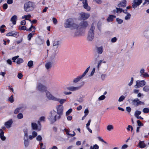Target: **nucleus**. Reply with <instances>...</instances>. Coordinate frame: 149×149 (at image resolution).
I'll use <instances>...</instances> for the list:
<instances>
[{
    "instance_id": "obj_1",
    "label": "nucleus",
    "mask_w": 149,
    "mask_h": 149,
    "mask_svg": "<svg viewBox=\"0 0 149 149\" xmlns=\"http://www.w3.org/2000/svg\"><path fill=\"white\" fill-rule=\"evenodd\" d=\"M61 118L56 111L53 110L51 112L48 119L51 123H53L57 120L60 119Z\"/></svg>"
},
{
    "instance_id": "obj_2",
    "label": "nucleus",
    "mask_w": 149,
    "mask_h": 149,
    "mask_svg": "<svg viewBox=\"0 0 149 149\" xmlns=\"http://www.w3.org/2000/svg\"><path fill=\"white\" fill-rule=\"evenodd\" d=\"M64 27L66 28H70L72 29H76L77 27V24L74 23L73 19L72 18L67 19L64 23Z\"/></svg>"
},
{
    "instance_id": "obj_3",
    "label": "nucleus",
    "mask_w": 149,
    "mask_h": 149,
    "mask_svg": "<svg viewBox=\"0 0 149 149\" xmlns=\"http://www.w3.org/2000/svg\"><path fill=\"white\" fill-rule=\"evenodd\" d=\"M34 8V3L31 1H28L25 3L24 9L25 11L29 12L33 10Z\"/></svg>"
},
{
    "instance_id": "obj_4",
    "label": "nucleus",
    "mask_w": 149,
    "mask_h": 149,
    "mask_svg": "<svg viewBox=\"0 0 149 149\" xmlns=\"http://www.w3.org/2000/svg\"><path fill=\"white\" fill-rule=\"evenodd\" d=\"M95 24L93 23L89 31L87 37V40L88 41H91L93 40L94 37V30Z\"/></svg>"
},
{
    "instance_id": "obj_5",
    "label": "nucleus",
    "mask_w": 149,
    "mask_h": 149,
    "mask_svg": "<svg viewBox=\"0 0 149 149\" xmlns=\"http://www.w3.org/2000/svg\"><path fill=\"white\" fill-rule=\"evenodd\" d=\"M23 132L24 133V138H28L29 140H32L35 138L37 135L38 134L37 132L35 131H33L32 132L31 135L28 136V130L27 129H25L23 130Z\"/></svg>"
},
{
    "instance_id": "obj_6",
    "label": "nucleus",
    "mask_w": 149,
    "mask_h": 149,
    "mask_svg": "<svg viewBox=\"0 0 149 149\" xmlns=\"http://www.w3.org/2000/svg\"><path fill=\"white\" fill-rule=\"evenodd\" d=\"M128 101L135 106H137L141 104H144L143 102L140 101L137 98L132 99L131 100H129Z\"/></svg>"
},
{
    "instance_id": "obj_7",
    "label": "nucleus",
    "mask_w": 149,
    "mask_h": 149,
    "mask_svg": "<svg viewBox=\"0 0 149 149\" xmlns=\"http://www.w3.org/2000/svg\"><path fill=\"white\" fill-rule=\"evenodd\" d=\"M38 125L35 123H32L31 124L32 129L33 130H36L38 131H40L41 130V126L39 121H38Z\"/></svg>"
},
{
    "instance_id": "obj_8",
    "label": "nucleus",
    "mask_w": 149,
    "mask_h": 149,
    "mask_svg": "<svg viewBox=\"0 0 149 149\" xmlns=\"http://www.w3.org/2000/svg\"><path fill=\"white\" fill-rule=\"evenodd\" d=\"M77 27L76 28V30L78 31L81 28H86L88 26V22L86 21H81L79 25L77 24Z\"/></svg>"
},
{
    "instance_id": "obj_9",
    "label": "nucleus",
    "mask_w": 149,
    "mask_h": 149,
    "mask_svg": "<svg viewBox=\"0 0 149 149\" xmlns=\"http://www.w3.org/2000/svg\"><path fill=\"white\" fill-rule=\"evenodd\" d=\"M146 84V82L144 80H137L136 81V84L134 86L135 88H138L140 87H143Z\"/></svg>"
},
{
    "instance_id": "obj_10",
    "label": "nucleus",
    "mask_w": 149,
    "mask_h": 149,
    "mask_svg": "<svg viewBox=\"0 0 149 149\" xmlns=\"http://www.w3.org/2000/svg\"><path fill=\"white\" fill-rule=\"evenodd\" d=\"M139 75L141 77L146 78L149 77V74L147 72H145V69L141 68L139 71Z\"/></svg>"
},
{
    "instance_id": "obj_11",
    "label": "nucleus",
    "mask_w": 149,
    "mask_h": 149,
    "mask_svg": "<svg viewBox=\"0 0 149 149\" xmlns=\"http://www.w3.org/2000/svg\"><path fill=\"white\" fill-rule=\"evenodd\" d=\"M46 97L49 100L56 101L57 100V97L54 96L48 91H46Z\"/></svg>"
},
{
    "instance_id": "obj_12",
    "label": "nucleus",
    "mask_w": 149,
    "mask_h": 149,
    "mask_svg": "<svg viewBox=\"0 0 149 149\" xmlns=\"http://www.w3.org/2000/svg\"><path fill=\"white\" fill-rule=\"evenodd\" d=\"M82 84H81L80 85L77 86H71L69 87H68L67 88V89L70 91H74L79 90V89L81 88V87H82L84 84V82H82Z\"/></svg>"
},
{
    "instance_id": "obj_13",
    "label": "nucleus",
    "mask_w": 149,
    "mask_h": 149,
    "mask_svg": "<svg viewBox=\"0 0 149 149\" xmlns=\"http://www.w3.org/2000/svg\"><path fill=\"white\" fill-rule=\"evenodd\" d=\"M142 2V0H134L132 4V7L135 9L141 5Z\"/></svg>"
},
{
    "instance_id": "obj_14",
    "label": "nucleus",
    "mask_w": 149,
    "mask_h": 149,
    "mask_svg": "<svg viewBox=\"0 0 149 149\" xmlns=\"http://www.w3.org/2000/svg\"><path fill=\"white\" fill-rule=\"evenodd\" d=\"M57 114L61 117L63 112V107L62 105H58L56 107Z\"/></svg>"
},
{
    "instance_id": "obj_15",
    "label": "nucleus",
    "mask_w": 149,
    "mask_h": 149,
    "mask_svg": "<svg viewBox=\"0 0 149 149\" xmlns=\"http://www.w3.org/2000/svg\"><path fill=\"white\" fill-rule=\"evenodd\" d=\"M79 17L81 19L85 20L89 18L90 16V14L88 13H85L82 12L79 13Z\"/></svg>"
},
{
    "instance_id": "obj_16",
    "label": "nucleus",
    "mask_w": 149,
    "mask_h": 149,
    "mask_svg": "<svg viewBox=\"0 0 149 149\" xmlns=\"http://www.w3.org/2000/svg\"><path fill=\"white\" fill-rule=\"evenodd\" d=\"M36 88L38 90L41 92L44 91L46 90V87L41 83L38 84L37 85Z\"/></svg>"
},
{
    "instance_id": "obj_17",
    "label": "nucleus",
    "mask_w": 149,
    "mask_h": 149,
    "mask_svg": "<svg viewBox=\"0 0 149 149\" xmlns=\"http://www.w3.org/2000/svg\"><path fill=\"white\" fill-rule=\"evenodd\" d=\"M6 36H13L16 38L19 36V33L15 31H12L6 34Z\"/></svg>"
},
{
    "instance_id": "obj_18",
    "label": "nucleus",
    "mask_w": 149,
    "mask_h": 149,
    "mask_svg": "<svg viewBox=\"0 0 149 149\" xmlns=\"http://www.w3.org/2000/svg\"><path fill=\"white\" fill-rule=\"evenodd\" d=\"M52 45L54 48L57 49L58 48L60 44V42L59 40L56 39L54 40L52 42Z\"/></svg>"
},
{
    "instance_id": "obj_19",
    "label": "nucleus",
    "mask_w": 149,
    "mask_h": 149,
    "mask_svg": "<svg viewBox=\"0 0 149 149\" xmlns=\"http://www.w3.org/2000/svg\"><path fill=\"white\" fill-rule=\"evenodd\" d=\"M123 13L126 15L124 17V19L125 20H128L130 19L131 18V15L127 11V10H124Z\"/></svg>"
},
{
    "instance_id": "obj_20",
    "label": "nucleus",
    "mask_w": 149,
    "mask_h": 149,
    "mask_svg": "<svg viewBox=\"0 0 149 149\" xmlns=\"http://www.w3.org/2000/svg\"><path fill=\"white\" fill-rule=\"evenodd\" d=\"M83 77V76H82V75L78 76L74 79L72 82L74 84H76Z\"/></svg>"
},
{
    "instance_id": "obj_21",
    "label": "nucleus",
    "mask_w": 149,
    "mask_h": 149,
    "mask_svg": "<svg viewBox=\"0 0 149 149\" xmlns=\"http://www.w3.org/2000/svg\"><path fill=\"white\" fill-rule=\"evenodd\" d=\"M13 121L12 120L10 119L8 121L6 122L5 123V125L7 128H9L11 126V125L13 123Z\"/></svg>"
},
{
    "instance_id": "obj_22",
    "label": "nucleus",
    "mask_w": 149,
    "mask_h": 149,
    "mask_svg": "<svg viewBox=\"0 0 149 149\" xmlns=\"http://www.w3.org/2000/svg\"><path fill=\"white\" fill-rule=\"evenodd\" d=\"M126 1L125 0H123L120 3L118 4V6L119 7H124L126 5Z\"/></svg>"
},
{
    "instance_id": "obj_23",
    "label": "nucleus",
    "mask_w": 149,
    "mask_h": 149,
    "mask_svg": "<svg viewBox=\"0 0 149 149\" xmlns=\"http://www.w3.org/2000/svg\"><path fill=\"white\" fill-rule=\"evenodd\" d=\"M17 19V16L16 15L13 16L10 19V21L12 22L13 25H15L16 23V20Z\"/></svg>"
},
{
    "instance_id": "obj_24",
    "label": "nucleus",
    "mask_w": 149,
    "mask_h": 149,
    "mask_svg": "<svg viewBox=\"0 0 149 149\" xmlns=\"http://www.w3.org/2000/svg\"><path fill=\"white\" fill-rule=\"evenodd\" d=\"M4 132L2 129H0V137L2 141H5L6 139V137L4 136Z\"/></svg>"
},
{
    "instance_id": "obj_25",
    "label": "nucleus",
    "mask_w": 149,
    "mask_h": 149,
    "mask_svg": "<svg viewBox=\"0 0 149 149\" xmlns=\"http://www.w3.org/2000/svg\"><path fill=\"white\" fill-rule=\"evenodd\" d=\"M138 146L140 148H143L146 147V145L144 141H140L139 143Z\"/></svg>"
},
{
    "instance_id": "obj_26",
    "label": "nucleus",
    "mask_w": 149,
    "mask_h": 149,
    "mask_svg": "<svg viewBox=\"0 0 149 149\" xmlns=\"http://www.w3.org/2000/svg\"><path fill=\"white\" fill-rule=\"evenodd\" d=\"M96 50L98 54H101L103 52V48L102 46L97 47V48Z\"/></svg>"
},
{
    "instance_id": "obj_27",
    "label": "nucleus",
    "mask_w": 149,
    "mask_h": 149,
    "mask_svg": "<svg viewBox=\"0 0 149 149\" xmlns=\"http://www.w3.org/2000/svg\"><path fill=\"white\" fill-rule=\"evenodd\" d=\"M45 67L47 70H49L51 68L52 66V63L51 62H48L45 64Z\"/></svg>"
},
{
    "instance_id": "obj_28",
    "label": "nucleus",
    "mask_w": 149,
    "mask_h": 149,
    "mask_svg": "<svg viewBox=\"0 0 149 149\" xmlns=\"http://www.w3.org/2000/svg\"><path fill=\"white\" fill-rule=\"evenodd\" d=\"M66 99H60L59 98L57 97V100L56 101L58 102L60 104H62L66 101Z\"/></svg>"
},
{
    "instance_id": "obj_29",
    "label": "nucleus",
    "mask_w": 149,
    "mask_h": 149,
    "mask_svg": "<svg viewBox=\"0 0 149 149\" xmlns=\"http://www.w3.org/2000/svg\"><path fill=\"white\" fill-rule=\"evenodd\" d=\"M143 90L145 92H149V85H145L144 86L143 88Z\"/></svg>"
},
{
    "instance_id": "obj_30",
    "label": "nucleus",
    "mask_w": 149,
    "mask_h": 149,
    "mask_svg": "<svg viewBox=\"0 0 149 149\" xmlns=\"http://www.w3.org/2000/svg\"><path fill=\"white\" fill-rule=\"evenodd\" d=\"M106 129L108 131H110L113 129L114 127L112 125H109L107 126Z\"/></svg>"
},
{
    "instance_id": "obj_31",
    "label": "nucleus",
    "mask_w": 149,
    "mask_h": 149,
    "mask_svg": "<svg viewBox=\"0 0 149 149\" xmlns=\"http://www.w3.org/2000/svg\"><path fill=\"white\" fill-rule=\"evenodd\" d=\"M24 144L25 147L28 146L29 144V141L28 138H24Z\"/></svg>"
},
{
    "instance_id": "obj_32",
    "label": "nucleus",
    "mask_w": 149,
    "mask_h": 149,
    "mask_svg": "<svg viewBox=\"0 0 149 149\" xmlns=\"http://www.w3.org/2000/svg\"><path fill=\"white\" fill-rule=\"evenodd\" d=\"M31 17V15L30 14H28L27 15H24L22 16V19H24L25 20H29V19Z\"/></svg>"
},
{
    "instance_id": "obj_33",
    "label": "nucleus",
    "mask_w": 149,
    "mask_h": 149,
    "mask_svg": "<svg viewBox=\"0 0 149 149\" xmlns=\"http://www.w3.org/2000/svg\"><path fill=\"white\" fill-rule=\"evenodd\" d=\"M35 32V30H34L32 32V33H30L28 35L27 38L28 40L29 41H30L31 40V38H32V37L33 36V35L35 34V33H34Z\"/></svg>"
},
{
    "instance_id": "obj_34",
    "label": "nucleus",
    "mask_w": 149,
    "mask_h": 149,
    "mask_svg": "<svg viewBox=\"0 0 149 149\" xmlns=\"http://www.w3.org/2000/svg\"><path fill=\"white\" fill-rule=\"evenodd\" d=\"M116 17V16L114 15H110L107 19V21L108 22L111 21L113 20V18Z\"/></svg>"
},
{
    "instance_id": "obj_35",
    "label": "nucleus",
    "mask_w": 149,
    "mask_h": 149,
    "mask_svg": "<svg viewBox=\"0 0 149 149\" xmlns=\"http://www.w3.org/2000/svg\"><path fill=\"white\" fill-rule=\"evenodd\" d=\"M27 65L29 68H32L33 65V61H29Z\"/></svg>"
},
{
    "instance_id": "obj_36",
    "label": "nucleus",
    "mask_w": 149,
    "mask_h": 149,
    "mask_svg": "<svg viewBox=\"0 0 149 149\" xmlns=\"http://www.w3.org/2000/svg\"><path fill=\"white\" fill-rule=\"evenodd\" d=\"M99 146L97 144L94 145L93 146H91L90 147V149H99Z\"/></svg>"
},
{
    "instance_id": "obj_37",
    "label": "nucleus",
    "mask_w": 149,
    "mask_h": 149,
    "mask_svg": "<svg viewBox=\"0 0 149 149\" xmlns=\"http://www.w3.org/2000/svg\"><path fill=\"white\" fill-rule=\"evenodd\" d=\"M125 97L123 95H121L119 98L118 101L119 102L123 101L125 99Z\"/></svg>"
},
{
    "instance_id": "obj_38",
    "label": "nucleus",
    "mask_w": 149,
    "mask_h": 149,
    "mask_svg": "<svg viewBox=\"0 0 149 149\" xmlns=\"http://www.w3.org/2000/svg\"><path fill=\"white\" fill-rule=\"evenodd\" d=\"M141 113V112L140 111L136 110L134 113V116H137L140 115Z\"/></svg>"
},
{
    "instance_id": "obj_39",
    "label": "nucleus",
    "mask_w": 149,
    "mask_h": 149,
    "mask_svg": "<svg viewBox=\"0 0 149 149\" xmlns=\"http://www.w3.org/2000/svg\"><path fill=\"white\" fill-rule=\"evenodd\" d=\"M116 12L117 13H121L122 12L123 13V11L124 10H123L122 8H116Z\"/></svg>"
},
{
    "instance_id": "obj_40",
    "label": "nucleus",
    "mask_w": 149,
    "mask_h": 149,
    "mask_svg": "<svg viewBox=\"0 0 149 149\" xmlns=\"http://www.w3.org/2000/svg\"><path fill=\"white\" fill-rule=\"evenodd\" d=\"M134 79L133 77H131L130 81L128 84V85L129 86H131L133 84L134 82Z\"/></svg>"
},
{
    "instance_id": "obj_41",
    "label": "nucleus",
    "mask_w": 149,
    "mask_h": 149,
    "mask_svg": "<svg viewBox=\"0 0 149 149\" xmlns=\"http://www.w3.org/2000/svg\"><path fill=\"white\" fill-rule=\"evenodd\" d=\"M90 68V66L88 67L87 69H86L85 71L83 73V74H82V76H83L84 77L85 75H86V74L88 72V70H89Z\"/></svg>"
},
{
    "instance_id": "obj_42",
    "label": "nucleus",
    "mask_w": 149,
    "mask_h": 149,
    "mask_svg": "<svg viewBox=\"0 0 149 149\" xmlns=\"http://www.w3.org/2000/svg\"><path fill=\"white\" fill-rule=\"evenodd\" d=\"M18 28L20 30H26V27L25 26H19Z\"/></svg>"
},
{
    "instance_id": "obj_43",
    "label": "nucleus",
    "mask_w": 149,
    "mask_h": 149,
    "mask_svg": "<svg viewBox=\"0 0 149 149\" xmlns=\"http://www.w3.org/2000/svg\"><path fill=\"white\" fill-rule=\"evenodd\" d=\"M143 112L144 113H147L149 112V108H145L143 110Z\"/></svg>"
},
{
    "instance_id": "obj_44",
    "label": "nucleus",
    "mask_w": 149,
    "mask_h": 149,
    "mask_svg": "<svg viewBox=\"0 0 149 149\" xmlns=\"http://www.w3.org/2000/svg\"><path fill=\"white\" fill-rule=\"evenodd\" d=\"M22 108V107H18L14 111V113L15 114H17L18 113L19 111L21 110Z\"/></svg>"
},
{
    "instance_id": "obj_45",
    "label": "nucleus",
    "mask_w": 149,
    "mask_h": 149,
    "mask_svg": "<svg viewBox=\"0 0 149 149\" xmlns=\"http://www.w3.org/2000/svg\"><path fill=\"white\" fill-rule=\"evenodd\" d=\"M5 27V26L4 25H3L1 26L0 28V31L2 33L4 32L5 31V29H3L4 27Z\"/></svg>"
},
{
    "instance_id": "obj_46",
    "label": "nucleus",
    "mask_w": 149,
    "mask_h": 149,
    "mask_svg": "<svg viewBox=\"0 0 149 149\" xmlns=\"http://www.w3.org/2000/svg\"><path fill=\"white\" fill-rule=\"evenodd\" d=\"M23 62V59L22 58H19L17 61L16 63L17 64H20Z\"/></svg>"
},
{
    "instance_id": "obj_47",
    "label": "nucleus",
    "mask_w": 149,
    "mask_h": 149,
    "mask_svg": "<svg viewBox=\"0 0 149 149\" xmlns=\"http://www.w3.org/2000/svg\"><path fill=\"white\" fill-rule=\"evenodd\" d=\"M36 139L37 141H40L42 140V136L40 135H39L37 136L36 138Z\"/></svg>"
},
{
    "instance_id": "obj_48",
    "label": "nucleus",
    "mask_w": 149,
    "mask_h": 149,
    "mask_svg": "<svg viewBox=\"0 0 149 149\" xmlns=\"http://www.w3.org/2000/svg\"><path fill=\"white\" fill-rule=\"evenodd\" d=\"M106 76V75L105 74H102L101 75L100 77V79H101L102 81H103Z\"/></svg>"
},
{
    "instance_id": "obj_49",
    "label": "nucleus",
    "mask_w": 149,
    "mask_h": 149,
    "mask_svg": "<svg viewBox=\"0 0 149 149\" xmlns=\"http://www.w3.org/2000/svg\"><path fill=\"white\" fill-rule=\"evenodd\" d=\"M105 97V96L104 95H103L101 96L98 98V100L100 101L102 100H104Z\"/></svg>"
},
{
    "instance_id": "obj_50",
    "label": "nucleus",
    "mask_w": 149,
    "mask_h": 149,
    "mask_svg": "<svg viewBox=\"0 0 149 149\" xmlns=\"http://www.w3.org/2000/svg\"><path fill=\"white\" fill-rule=\"evenodd\" d=\"M23 118V115L21 113H19L17 115V118L18 119H21Z\"/></svg>"
},
{
    "instance_id": "obj_51",
    "label": "nucleus",
    "mask_w": 149,
    "mask_h": 149,
    "mask_svg": "<svg viewBox=\"0 0 149 149\" xmlns=\"http://www.w3.org/2000/svg\"><path fill=\"white\" fill-rule=\"evenodd\" d=\"M127 129L128 131L130 130V129H131V132H132L133 130V128L132 126L128 125L127 126Z\"/></svg>"
},
{
    "instance_id": "obj_52",
    "label": "nucleus",
    "mask_w": 149,
    "mask_h": 149,
    "mask_svg": "<svg viewBox=\"0 0 149 149\" xmlns=\"http://www.w3.org/2000/svg\"><path fill=\"white\" fill-rule=\"evenodd\" d=\"M117 40V38L116 37H114L111 39V42L112 43H114L116 42Z\"/></svg>"
},
{
    "instance_id": "obj_53",
    "label": "nucleus",
    "mask_w": 149,
    "mask_h": 149,
    "mask_svg": "<svg viewBox=\"0 0 149 149\" xmlns=\"http://www.w3.org/2000/svg\"><path fill=\"white\" fill-rule=\"evenodd\" d=\"M72 109H69L66 112V115L68 116L72 112Z\"/></svg>"
},
{
    "instance_id": "obj_54",
    "label": "nucleus",
    "mask_w": 149,
    "mask_h": 149,
    "mask_svg": "<svg viewBox=\"0 0 149 149\" xmlns=\"http://www.w3.org/2000/svg\"><path fill=\"white\" fill-rule=\"evenodd\" d=\"M116 21L119 24H121L123 22V20L118 18L116 19Z\"/></svg>"
},
{
    "instance_id": "obj_55",
    "label": "nucleus",
    "mask_w": 149,
    "mask_h": 149,
    "mask_svg": "<svg viewBox=\"0 0 149 149\" xmlns=\"http://www.w3.org/2000/svg\"><path fill=\"white\" fill-rule=\"evenodd\" d=\"M73 134H70L69 133V131L68 132H67V133H66V134L70 136L71 137H73V136H75L76 135L75 133V132L74 131H73Z\"/></svg>"
},
{
    "instance_id": "obj_56",
    "label": "nucleus",
    "mask_w": 149,
    "mask_h": 149,
    "mask_svg": "<svg viewBox=\"0 0 149 149\" xmlns=\"http://www.w3.org/2000/svg\"><path fill=\"white\" fill-rule=\"evenodd\" d=\"M9 101L11 103L13 102L14 101V100L13 97V95H12L8 99Z\"/></svg>"
},
{
    "instance_id": "obj_57",
    "label": "nucleus",
    "mask_w": 149,
    "mask_h": 149,
    "mask_svg": "<svg viewBox=\"0 0 149 149\" xmlns=\"http://www.w3.org/2000/svg\"><path fill=\"white\" fill-rule=\"evenodd\" d=\"M137 123L138 125L139 126V127L143 126V124L141 123L140 120H138L137 121Z\"/></svg>"
},
{
    "instance_id": "obj_58",
    "label": "nucleus",
    "mask_w": 149,
    "mask_h": 149,
    "mask_svg": "<svg viewBox=\"0 0 149 149\" xmlns=\"http://www.w3.org/2000/svg\"><path fill=\"white\" fill-rule=\"evenodd\" d=\"M89 110L87 108L84 111V113L85 116H87L89 113Z\"/></svg>"
},
{
    "instance_id": "obj_59",
    "label": "nucleus",
    "mask_w": 149,
    "mask_h": 149,
    "mask_svg": "<svg viewBox=\"0 0 149 149\" xmlns=\"http://www.w3.org/2000/svg\"><path fill=\"white\" fill-rule=\"evenodd\" d=\"M95 68H93L92 70L91 73V74H90V76H92L93 75V74L95 72Z\"/></svg>"
},
{
    "instance_id": "obj_60",
    "label": "nucleus",
    "mask_w": 149,
    "mask_h": 149,
    "mask_svg": "<svg viewBox=\"0 0 149 149\" xmlns=\"http://www.w3.org/2000/svg\"><path fill=\"white\" fill-rule=\"evenodd\" d=\"M94 2H95L97 3L98 4H100L102 3L101 0H93Z\"/></svg>"
},
{
    "instance_id": "obj_61",
    "label": "nucleus",
    "mask_w": 149,
    "mask_h": 149,
    "mask_svg": "<svg viewBox=\"0 0 149 149\" xmlns=\"http://www.w3.org/2000/svg\"><path fill=\"white\" fill-rule=\"evenodd\" d=\"M52 21L54 24H57V21L56 18L55 17H53L52 18Z\"/></svg>"
},
{
    "instance_id": "obj_62",
    "label": "nucleus",
    "mask_w": 149,
    "mask_h": 149,
    "mask_svg": "<svg viewBox=\"0 0 149 149\" xmlns=\"http://www.w3.org/2000/svg\"><path fill=\"white\" fill-rule=\"evenodd\" d=\"M26 23V22L25 20H23L21 21L20 22L21 25L23 26L25 25Z\"/></svg>"
},
{
    "instance_id": "obj_63",
    "label": "nucleus",
    "mask_w": 149,
    "mask_h": 149,
    "mask_svg": "<svg viewBox=\"0 0 149 149\" xmlns=\"http://www.w3.org/2000/svg\"><path fill=\"white\" fill-rule=\"evenodd\" d=\"M91 121V119H90L88 121V123L86 124V128L89 127V126L90 124Z\"/></svg>"
},
{
    "instance_id": "obj_64",
    "label": "nucleus",
    "mask_w": 149,
    "mask_h": 149,
    "mask_svg": "<svg viewBox=\"0 0 149 149\" xmlns=\"http://www.w3.org/2000/svg\"><path fill=\"white\" fill-rule=\"evenodd\" d=\"M128 146L126 144L123 145L121 147V149H125L127 148Z\"/></svg>"
}]
</instances>
